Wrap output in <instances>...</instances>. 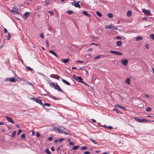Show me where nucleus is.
Instances as JSON below:
<instances>
[{
	"instance_id": "nucleus-1",
	"label": "nucleus",
	"mask_w": 154,
	"mask_h": 154,
	"mask_svg": "<svg viewBox=\"0 0 154 154\" xmlns=\"http://www.w3.org/2000/svg\"><path fill=\"white\" fill-rule=\"evenodd\" d=\"M65 129V128L64 127L58 125H55L53 128V130L54 131L59 134L62 133L63 131H64V129Z\"/></svg>"
},
{
	"instance_id": "nucleus-2",
	"label": "nucleus",
	"mask_w": 154,
	"mask_h": 154,
	"mask_svg": "<svg viewBox=\"0 0 154 154\" xmlns=\"http://www.w3.org/2000/svg\"><path fill=\"white\" fill-rule=\"evenodd\" d=\"M50 85L51 87H52L54 89L57 90L60 92L64 93V91L61 89L60 87L58 85L57 82H51L50 84Z\"/></svg>"
},
{
	"instance_id": "nucleus-3",
	"label": "nucleus",
	"mask_w": 154,
	"mask_h": 154,
	"mask_svg": "<svg viewBox=\"0 0 154 154\" xmlns=\"http://www.w3.org/2000/svg\"><path fill=\"white\" fill-rule=\"evenodd\" d=\"M134 119L137 121L141 123L146 122L148 121L146 119H140L136 117H134Z\"/></svg>"
},
{
	"instance_id": "nucleus-4",
	"label": "nucleus",
	"mask_w": 154,
	"mask_h": 154,
	"mask_svg": "<svg viewBox=\"0 0 154 154\" xmlns=\"http://www.w3.org/2000/svg\"><path fill=\"white\" fill-rule=\"evenodd\" d=\"M10 11L11 12L15 13L16 14H19L18 9L15 6H14L12 8V10H10Z\"/></svg>"
},
{
	"instance_id": "nucleus-5",
	"label": "nucleus",
	"mask_w": 154,
	"mask_h": 154,
	"mask_svg": "<svg viewBox=\"0 0 154 154\" xmlns=\"http://www.w3.org/2000/svg\"><path fill=\"white\" fill-rule=\"evenodd\" d=\"M105 28L106 29H109L112 30H118V28L116 26L112 24L105 26Z\"/></svg>"
},
{
	"instance_id": "nucleus-6",
	"label": "nucleus",
	"mask_w": 154,
	"mask_h": 154,
	"mask_svg": "<svg viewBox=\"0 0 154 154\" xmlns=\"http://www.w3.org/2000/svg\"><path fill=\"white\" fill-rule=\"evenodd\" d=\"M31 99L32 100H34L36 102L40 104V105H41L43 108L45 107L44 105H43L42 103V101L41 100L38 98H35L34 97L32 98Z\"/></svg>"
},
{
	"instance_id": "nucleus-7",
	"label": "nucleus",
	"mask_w": 154,
	"mask_h": 154,
	"mask_svg": "<svg viewBox=\"0 0 154 154\" xmlns=\"http://www.w3.org/2000/svg\"><path fill=\"white\" fill-rule=\"evenodd\" d=\"M73 78L77 82H81L83 80V79L81 76H76L75 75H73Z\"/></svg>"
},
{
	"instance_id": "nucleus-8",
	"label": "nucleus",
	"mask_w": 154,
	"mask_h": 154,
	"mask_svg": "<svg viewBox=\"0 0 154 154\" xmlns=\"http://www.w3.org/2000/svg\"><path fill=\"white\" fill-rule=\"evenodd\" d=\"M45 90L46 92V94H44V95L47 96H48L53 99L54 100H57L56 97L54 96L53 95H51L49 93L47 92L46 90Z\"/></svg>"
},
{
	"instance_id": "nucleus-9",
	"label": "nucleus",
	"mask_w": 154,
	"mask_h": 154,
	"mask_svg": "<svg viewBox=\"0 0 154 154\" xmlns=\"http://www.w3.org/2000/svg\"><path fill=\"white\" fill-rule=\"evenodd\" d=\"M110 52L116 55H120L122 54V53L117 51L111 50L110 51Z\"/></svg>"
},
{
	"instance_id": "nucleus-10",
	"label": "nucleus",
	"mask_w": 154,
	"mask_h": 154,
	"mask_svg": "<svg viewBox=\"0 0 154 154\" xmlns=\"http://www.w3.org/2000/svg\"><path fill=\"white\" fill-rule=\"evenodd\" d=\"M142 12L145 15H149L151 13V11L150 10L144 9L143 11Z\"/></svg>"
},
{
	"instance_id": "nucleus-11",
	"label": "nucleus",
	"mask_w": 154,
	"mask_h": 154,
	"mask_svg": "<svg viewBox=\"0 0 154 154\" xmlns=\"http://www.w3.org/2000/svg\"><path fill=\"white\" fill-rule=\"evenodd\" d=\"M6 119L9 122L11 123L12 124H14V122L12 120V119L9 117H8L7 116H6Z\"/></svg>"
},
{
	"instance_id": "nucleus-12",
	"label": "nucleus",
	"mask_w": 154,
	"mask_h": 154,
	"mask_svg": "<svg viewBox=\"0 0 154 154\" xmlns=\"http://www.w3.org/2000/svg\"><path fill=\"white\" fill-rule=\"evenodd\" d=\"M121 62L124 66H126L127 65L128 61L126 59H122L121 60Z\"/></svg>"
},
{
	"instance_id": "nucleus-13",
	"label": "nucleus",
	"mask_w": 154,
	"mask_h": 154,
	"mask_svg": "<svg viewBox=\"0 0 154 154\" xmlns=\"http://www.w3.org/2000/svg\"><path fill=\"white\" fill-rule=\"evenodd\" d=\"M30 15V13L29 12H26L23 14V18L24 20H26L28 16Z\"/></svg>"
},
{
	"instance_id": "nucleus-14",
	"label": "nucleus",
	"mask_w": 154,
	"mask_h": 154,
	"mask_svg": "<svg viewBox=\"0 0 154 154\" xmlns=\"http://www.w3.org/2000/svg\"><path fill=\"white\" fill-rule=\"evenodd\" d=\"M5 81H7V80H9L11 82H16V80L14 78H7L5 79Z\"/></svg>"
},
{
	"instance_id": "nucleus-15",
	"label": "nucleus",
	"mask_w": 154,
	"mask_h": 154,
	"mask_svg": "<svg viewBox=\"0 0 154 154\" xmlns=\"http://www.w3.org/2000/svg\"><path fill=\"white\" fill-rule=\"evenodd\" d=\"M62 81H63V82L66 85H70V83H69L66 80H65L63 79H62Z\"/></svg>"
},
{
	"instance_id": "nucleus-16",
	"label": "nucleus",
	"mask_w": 154,
	"mask_h": 154,
	"mask_svg": "<svg viewBox=\"0 0 154 154\" xmlns=\"http://www.w3.org/2000/svg\"><path fill=\"white\" fill-rule=\"evenodd\" d=\"M80 2V1H78L77 2H76V3H75V4H74V5L75 7H78V8H80V6L79 4V3Z\"/></svg>"
},
{
	"instance_id": "nucleus-17",
	"label": "nucleus",
	"mask_w": 154,
	"mask_h": 154,
	"mask_svg": "<svg viewBox=\"0 0 154 154\" xmlns=\"http://www.w3.org/2000/svg\"><path fill=\"white\" fill-rule=\"evenodd\" d=\"M130 79L129 78H127L125 80V82L127 83L128 85H130Z\"/></svg>"
},
{
	"instance_id": "nucleus-18",
	"label": "nucleus",
	"mask_w": 154,
	"mask_h": 154,
	"mask_svg": "<svg viewBox=\"0 0 154 154\" xmlns=\"http://www.w3.org/2000/svg\"><path fill=\"white\" fill-rule=\"evenodd\" d=\"M132 15V12L131 11L129 10L128 11L127 13V15L128 17H131Z\"/></svg>"
},
{
	"instance_id": "nucleus-19",
	"label": "nucleus",
	"mask_w": 154,
	"mask_h": 154,
	"mask_svg": "<svg viewBox=\"0 0 154 154\" xmlns=\"http://www.w3.org/2000/svg\"><path fill=\"white\" fill-rule=\"evenodd\" d=\"M143 39V38L142 37H140V36H137L136 38H135V41H140L141 40Z\"/></svg>"
},
{
	"instance_id": "nucleus-20",
	"label": "nucleus",
	"mask_w": 154,
	"mask_h": 154,
	"mask_svg": "<svg viewBox=\"0 0 154 154\" xmlns=\"http://www.w3.org/2000/svg\"><path fill=\"white\" fill-rule=\"evenodd\" d=\"M69 61V59L67 58L65 59H63L61 61L64 63H67Z\"/></svg>"
},
{
	"instance_id": "nucleus-21",
	"label": "nucleus",
	"mask_w": 154,
	"mask_h": 154,
	"mask_svg": "<svg viewBox=\"0 0 154 154\" xmlns=\"http://www.w3.org/2000/svg\"><path fill=\"white\" fill-rule=\"evenodd\" d=\"M83 14L85 15H86L88 17H90V15L85 11H83Z\"/></svg>"
},
{
	"instance_id": "nucleus-22",
	"label": "nucleus",
	"mask_w": 154,
	"mask_h": 154,
	"mask_svg": "<svg viewBox=\"0 0 154 154\" xmlns=\"http://www.w3.org/2000/svg\"><path fill=\"white\" fill-rule=\"evenodd\" d=\"M49 52L51 54H53L55 56L57 57V54L53 51L52 50H51L49 51Z\"/></svg>"
},
{
	"instance_id": "nucleus-23",
	"label": "nucleus",
	"mask_w": 154,
	"mask_h": 154,
	"mask_svg": "<svg viewBox=\"0 0 154 154\" xmlns=\"http://www.w3.org/2000/svg\"><path fill=\"white\" fill-rule=\"evenodd\" d=\"M117 46H120L122 45V42L121 41H117L116 43Z\"/></svg>"
},
{
	"instance_id": "nucleus-24",
	"label": "nucleus",
	"mask_w": 154,
	"mask_h": 154,
	"mask_svg": "<svg viewBox=\"0 0 154 154\" xmlns=\"http://www.w3.org/2000/svg\"><path fill=\"white\" fill-rule=\"evenodd\" d=\"M54 76L53 77V78H54L55 79H57L58 80H59V77L58 76V75H54Z\"/></svg>"
},
{
	"instance_id": "nucleus-25",
	"label": "nucleus",
	"mask_w": 154,
	"mask_h": 154,
	"mask_svg": "<svg viewBox=\"0 0 154 154\" xmlns=\"http://www.w3.org/2000/svg\"><path fill=\"white\" fill-rule=\"evenodd\" d=\"M103 30L101 29H98L97 30V32L98 33L99 35L101 34Z\"/></svg>"
},
{
	"instance_id": "nucleus-26",
	"label": "nucleus",
	"mask_w": 154,
	"mask_h": 154,
	"mask_svg": "<svg viewBox=\"0 0 154 154\" xmlns=\"http://www.w3.org/2000/svg\"><path fill=\"white\" fill-rule=\"evenodd\" d=\"M62 133H63L65 135H70V136L72 135V134H70V133H68L67 132H66L65 131H63V132H62Z\"/></svg>"
},
{
	"instance_id": "nucleus-27",
	"label": "nucleus",
	"mask_w": 154,
	"mask_h": 154,
	"mask_svg": "<svg viewBox=\"0 0 154 154\" xmlns=\"http://www.w3.org/2000/svg\"><path fill=\"white\" fill-rule=\"evenodd\" d=\"M16 134V131H14L12 133V134L11 136L12 137H14V136Z\"/></svg>"
},
{
	"instance_id": "nucleus-28",
	"label": "nucleus",
	"mask_w": 154,
	"mask_h": 154,
	"mask_svg": "<svg viewBox=\"0 0 154 154\" xmlns=\"http://www.w3.org/2000/svg\"><path fill=\"white\" fill-rule=\"evenodd\" d=\"M96 14H97V15L99 17H102V15L98 11H97L96 12Z\"/></svg>"
},
{
	"instance_id": "nucleus-29",
	"label": "nucleus",
	"mask_w": 154,
	"mask_h": 154,
	"mask_svg": "<svg viewBox=\"0 0 154 154\" xmlns=\"http://www.w3.org/2000/svg\"><path fill=\"white\" fill-rule=\"evenodd\" d=\"M45 152L46 153L48 154H51V152L49 151V150L48 149H45Z\"/></svg>"
},
{
	"instance_id": "nucleus-30",
	"label": "nucleus",
	"mask_w": 154,
	"mask_h": 154,
	"mask_svg": "<svg viewBox=\"0 0 154 154\" xmlns=\"http://www.w3.org/2000/svg\"><path fill=\"white\" fill-rule=\"evenodd\" d=\"M149 37L153 40H154V34H151L149 35Z\"/></svg>"
},
{
	"instance_id": "nucleus-31",
	"label": "nucleus",
	"mask_w": 154,
	"mask_h": 154,
	"mask_svg": "<svg viewBox=\"0 0 154 154\" xmlns=\"http://www.w3.org/2000/svg\"><path fill=\"white\" fill-rule=\"evenodd\" d=\"M66 12L68 13L69 14H71L73 13V12L71 10H69L66 11Z\"/></svg>"
},
{
	"instance_id": "nucleus-32",
	"label": "nucleus",
	"mask_w": 154,
	"mask_h": 154,
	"mask_svg": "<svg viewBox=\"0 0 154 154\" xmlns=\"http://www.w3.org/2000/svg\"><path fill=\"white\" fill-rule=\"evenodd\" d=\"M79 147V146H75L72 147V149L75 150V149H77Z\"/></svg>"
},
{
	"instance_id": "nucleus-33",
	"label": "nucleus",
	"mask_w": 154,
	"mask_h": 154,
	"mask_svg": "<svg viewBox=\"0 0 154 154\" xmlns=\"http://www.w3.org/2000/svg\"><path fill=\"white\" fill-rule=\"evenodd\" d=\"M152 110V109L150 107H147L146 109V110L147 112H150Z\"/></svg>"
},
{
	"instance_id": "nucleus-34",
	"label": "nucleus",
	"mask_w": 154,
	"mask_h": 154,
	"mask_svg": "<svg viewBox=\"0 0 154 154\" xmlns=\"http://www.w3.org/2000/svg\"><path fill=\"white\" fill-rule=\"evenodd\" d=\"M87 148V147L86 146H81V147L80 148V149L83 150H85Z\"/></svg>"
},
{
	"instance_id": "nucleus-35",
	"label": "nucleus",
	"mask_w": 154,
	"mask_h": 154,
	"mask_svg": "<svg viewBox=\"0 0 154 154\" xmlns=\"http://www.w3.org/2000/svg\"><path fill=\"white\" fill-rule=\"evenodd\" d=\"M108 16L110 18H112L113 16L112 14L111 13H109L108 14Z\"/></svg>"
},
{
	"instance_id": "nucleus-36",
	"label": "nucleus",
	"mask_w": 154,
	"mask_h": 154,
	"mask_svg": "<svg viewBox=\"0 0 154 154\" xmlns=\"http://www.w3.org/2000/svg\"><path fill=\"white\" fill-rule=\"evenodd\" d=\"M26 68L28 69V70L30 71H32L33 70V69L32 68H31L29 66H26Z\"/></svg>"
},
{
	"instance_id": "nucleus-37",
	"label": "nucleus",
	"mask_w": 154,
	"mask_h": 154,
	"mask_svg": "<svg viewBox=\"0 0 154 154\" xmlns=\"http://www.w3.org/2000/svg\"><path fill=\"white\" fill-rule=\"evenodd\" d=\"M10 36H11L10 34V33H8V35L7 36V40H8L10 39Z\"/></svg>"
},
{
	"instance_id": "nucleus-38",
	"label": "nucleus",
	"mask_w": 154,
	"mask_h": 154,
	"mask_svg": "<svg viewBox=\"0 0 154 154\" xmlns=\"http://www.w3.org/2000/svg\"><path fill=\"white\" fill-rule=\"evenodd\" d=\"M89 139L94 143L95 144H98L95 141L93 140L91 138H89Z\"/></svg>"
},
{
	"instance_id": "nucleus-39",
	"label": "nucleus",
	"mask_w": 154,
	"mask_h": 154,
	"mask_svg": "<svg viewBox=\"0 0 154 154\" xmlns=\"http://www.w3.org/2000/svg\"><path fill=\"white\" fill-rule=\"evenodd\" d=\"M113 110L116 111L117 113H119L120 112L119 110L118 109L114 108Z\"/></svg>"
},
{
	"instance_id": "nucleus-40",
	"label": "nucleus",
	"mask_w": 154,
	"mask_h": 154,
	"mask_svg": "<svg viewBox=\"0 0 154 154\" xmlns=\"http://www.w3.org/2000/svg\"><path fill=\"white\" fill-rule=\"evenodd\" d=\"M48 12L50 14V16H53L54 14V13L53 12H52L51 11H48Z\"/></svg>"
},
{
	"instance_id": "nucleus-41",
	"label": "nucleus",
	"mask_w": 154,
	"mask_h": 154,
	"mask_svg": "<svg viewBox=\"0 0 154 154\" xmlns=\"http://www.w3.org/2000/svg\"><path fill=\"white\" fill-rule=\"evenodd\" d=\"M107 128L109 130H111L113 129L112 127L111 126H107Z\"/></svg>"
},
{
	"instance_id": "nucleus-42",
	"label": "nucleus",
	"mask_w": 154,
	"mask_h": 154,
	"mask_svg": "<svg viewBox=\"0 0 154 154\" xmlns=\"http://www.w3.org/2000/svg\"><path fill=\"white\" fill-rule=\"evenodd\" d=\"M21 137L22 138L24 139L25 137V135L24 134H23L21 135Z\"/></svg>"
},
{
	"instance_id": "nucleus-43",
	"label": "nucleus",
	"mask_w": 154,
	"mask_h": 154,
	"mask_svg": "<svg viewBox=\"0 0 154 154\" xmlns=\"http://www.w3.org/2000/svg\"><path fill=\"white\" fill-rule=\"evenodd\" d=\"M43 105H44V106L45 105L47 106H51L50 104L48 103H45L44 104H43Z\"/></svg>"
},
{
	"instance_id": "nucleus-44",
	"label": "nucleus",
	"mask_w": 154,
	"mask_h": 154,
	"mask_svg": "<svg viewBox=\"0 0 154 154\" xmlns=\"http://www.w3.org/2000/svg\"><path fill=\"white\" fill-rule=\"evenodd\" d=\"M27 83L28 84L32 86L33 87H34V86L33 85V84L31 82H29L27 81Z\"/></svg>"
},
{
	"instance_id": "nucleus-45",
	"label": "nucleus",
	"mask_w": 154,
	"mask_h": 154,
	"mask_svg": "<svg viewBox=\"0 0 154 154\" xmlns=\"http://www.w3.org/2000/svg\"><path fill=\"white\" fill-rule=\"evenodd\" d=\"M100 57V56H98L95 57L94 58V60H97Z\"/></svg>"
},
{
	"instance_id": "nucleus-46",
	"label": "nucleus",
	"mask_w": 154,
	"mask_h": 154,
	"mask_svg": "<svg viewBox=\"0 0 154 154\" xmlns=\"http://www.w3.org/2000/svg\"><path fill=\"white\" fill-rule=\"evenodd\" d=\"M90 152L89 151H85L84 152V154H90Z\"/></svg>"
},
{
	"instance_id": "nucleus-47",
	"label": "nucleus",
	"mask_w": 154,
	"mask_h": 154,
	"mask_svg": "<svg viewBox=\"0 0 154 154\" xmlns=\"http://www.w3.org/2000/svg\"><path fill=\"white\" fill-rule=\"evenodd\" d=\"M52 139H53V138L52 137H50L48 138V140L49 141H51V140H52Z\"/></svg>"
},
{
	"instance_id": "nucleus-48",
	"label": "nucleus",
	"mask_w": 154,
	"mask_h": 154,
	"mask_svg": "<svg viewBox=\"0 0 154 154\" xmlns=\"http://www.w3.org/2000/svg\"><path fill=\"white\" fill-rule=\"evenodd\" d=\"M36 136H37V137H39V136H40V134L38 132L36 133Z\"/></svg>"
},
{
	"instance_id": "nucleus-49",
	"label": "nucleus",
	"mask_w": 154,
	"mask_h": 154,
	"mask_svg": "<svg viewBox=\"0 0 154 154\" xmlns=\"http://www.w3.org/2000/svg\"><path fill=\"white\" fill-rule=\"evenodd\" d=\"M120 108H122V109H124V110H127L125 108V107H124V106H121V107H120Z\"/></svg>"
},
{
	"instance_id": "nucleus-50",
	"label": "nucleus",
	"mask_w": 154,
	"mask_h": 154,
	"mask_svg": "<svg viewBox=\"0 0 154 154\" xmlns=\"http://www.w3.org/2000/svg\"><path fill=\"white\" fill-rule=\"evenodd\" d=\"M69 144L71 145H75V143L72 142H70L69 143Z\"/></svg>"
},
{
	"instance_id": "nucleus-51",
	"label": "nucleus",
	"mask_w": 154,
	"mask_h": 154,
	"mask_svg": "<svg viewBox=\"0 0 154 154\" xmlns=\"http://www.w3.org/2000/svg\"><path fill=\"white\" fill-rule=\"evenodd\" d=\"M4 32L5 33H6L7 32H8L6 28H5L4 29Z\"/></svg>"
},
{
	"instance_id": "nucleus-52",
	"label": "nucleus",
	"mask_w": 154,
	"mask_h": 154,
	"mask_svg": "<svg viewBox=\"0 0 154 154\" xmlns=\"http://www.w3.org/2000/svg\"><path fill=\"white\" fill-rule=\"evenodd\" d=\"M65 140L64 138H62L60 139L58 141L59 142H60L61 141H62L63 140Z\"/></svg>"
},
{
	"instance_id": "nucleus-53",
	"label": "nucleus",
	"mask_w": 154,
	"mask_h": 154,
	"mask_svg": "<svg viewBox=\"0 0 154 154\" xmlns=\"http://www.w3.org/2000/svg\"><path fill=\"white\" fill-rule=\"evenodd\" d=\"M116 38L117 39H121L122 38L120 36H116Z\"/></svg>"
},
{
	"instance_id": "nucleus-54",
	"label": "nucleus",
	"mask_w": 154,
	"mask_h": 154,
	"mask_svg": "<svg viewBox=\"0 0 154 154\" xmlns=\"http://www.w3.org/2000/svg\"><path fill=\"white\" fill-rule=\"evenodd\" d=\"M38 74L40 75H42V76H45V75L44 74H43L42 73H41L39 72H38Z\"/></svg>"
},
{
	"instance_id": "nucleus-55",
	"label": "nucleus",
	"mask_w": 154,
	"mask_h": 154,
	"mask_svg": "<svg viewBox=\"0 0 154 154\" xmlns=\"http://www.w3.org/2000/svg\"><path fill=\"white\" fill-rule=\"evenodd\" d=\"M40 36L42 38H43L44 35L42 33H41L40 34Z\"/></svg>"
},
{
	"instance_id": "nucleus-56",
	"label": "nucleus",
	"mask_w": 154,
	"mask_h": 154,
	"mask_svg": "<svg viewBox=\"0 0 154 154\" xmlns=\"http://www.w3.org/2000/svg\"><path fill=\"white\" fill-rule=\"evenodd\" d=\"M22 132V131L21 129H19L18 131V132L17 134H19L20 133H21Z\"/></svg>"
},
{
	"instance_id": "nucleus-57",
	"label": "nucleus",
	"mask_w": 154,
	"mask_h": 154,
	"mask_svg": "<svg viewBox=\"0 0 154 154\" xmlns=\"http://www.w3.org/2000/svg\"><path fill=\"white\" fill-rule=\"evenodd\" d=\"M51 151H54V147L53 146L51 148Z\"/></svg>"
},
{
	"instance_id": "nucleus-58",
	"label": "nucleus",
	"mask_w": 154,
	"mask_h": 154,
	"mask_svg": "<svg viewBox=\"0 0 154 154\" xmlns=\"http://www.w3.org/2000/svg\"><path fill=\"white\" fill-rule=\"evenodd\" d=\"M115 106H116V107H120H120H121V106L120 105H119L118 104H116L115 105Z\"/></svg>"
},
{
	"instance_id": "nucleus-59",
	"label": "nucleus",
	"mask_w": 154,
	"mask_h": 154,
	"mask_svg": "<svg viewBox=\"0 0 154 154\" xmlns=\"http://www.w3.org/2000/svg\"><path fill=\"white\" fill-rule=\"evenodd\" d=\"M91 120H92V122H96V121L94 119H91Z\"/></svg>"
},
{
	"instance_id": "nucleus-60",
	"label": "nucleus",
	"mask_w": 154,
	"mask_h": 154,
	"mask_svg": "<svg viewBox=\"0 0 154 154\" xmlns=\"http://www.w3.org/2000/svg\"><path fill=\"white\" fill-rule=\"evenodd\" d=\"M81 83H83V84H84L85 85H88L86 83H85L84 82L82 81V82Z\"/></svg>"
},
{
	"instance_id": "nucleus-61",
	"label": "nucleus",
	"mask_w": 154,
	"mask_h": 154,
	"mask_svg": "<svg viewBox=\"0 0 154 154\" xmlns=\"http://www.w3.org/2000/svg\"><path fill=\"white\" fill-rule=\"evenodd\" d=\"M101 126L106 128H107V126H106V125H101Z\"/></svg>"
},
{
	"instance_id": "nucleus-62",
	"label": "nucleus",
	"mask_w": 154,
	"mask_h": 154,
	"mask_svg": "<svg viewBox=\"0 0 154 154\" xmlns=\"http://www.w3.org/2000/svg\"><path fill=\"white\" fill-rule=\"evenodd\" d=\"M145 47H146V48L147 49H148V45H147V44H146V46H145Z\"/></svg>"
},
{
	"instance_id": "nucleus-63",
	"label": "nucleus",
	"mask_w": 154,
	"mask_h": 154,
	"mask_svg": "<svg viewBox=\"0 0 154 154\" xmlns=\"http://www.w3.org/2000/svg\"><path fill=\"white\" fill-rule=\"evenodd\" d=\"M52 28L51 27H49L48 28V30H50L51 32Z\"/></svg>"
},
{
	"instance_id": "nucleus-64",
	"label": "nucleus",
	"mask_w": 154,
	"mask_h": 154,
	"mask_svg": "<svg viewBox=\"0 0 154 154\" xmlns=\"http://www.w3.org/2000/svg\"><path fill=\"white\" fill-rule=\"evenodd\" d=\"M76 69V68L75 67H72V70H74V69Z\"/></svg>"
}]
</instances>
